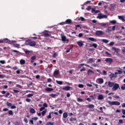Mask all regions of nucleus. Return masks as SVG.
Masks as SVG:
<instances>
[{"label":"nucleus","mask_w":125,"mask_h":125,"mask_svg":"<svg viewBox=\"0 0 125 125\" xmlns=\"http://www.w3.org/2000/svg\"><path fill=\"white\" fill-rule=\"evenodd\" d=\"M25 44L29 46H36V42L31 39H28L25 41Z\"/></svg>","instance_id":"obj_1"},{"label":"nucleus","mask_w":125,"mask_h":125,"mask_svg":"<svg viewBox=\"0 0 125 125\" xmlns=\"http://www.w3.org/2000/svg\"><path fill=\"white\" fill-rule=\"evenodd\" d=\"M108 103L110 106H113V105H116V106H120L121 103L118 101L110 102L108 101Z\"/></svg>","instance_id":"obj_2"},{"label":"nucleus","mask_w":125,"mask_h":125,"mask_svg":"<svg viewBox=\"0 0 125 125\" xmlns=\"http://www.w3.org/2000/svg\"><path fill=\"white\" fill-rule=\"evenodd\" d=\"M98 19H104L108 18V16L106 15H103L102 13L98 14V16L97 17Z\"/></svg>","instance_id":"obj_3"},{"label":"nucleus","mask_w":125,"mask_h":125,"mask_svg":"<svg viewBox=\"0 0 125 125\" xmlns=\"http://www.w3.org/2000/svg\"><path fill=\"white\" fill-rule=\"evenodd\" d=\"M96 36H97V37H101V36H103L104 35V32L101 30H98L96 31L95 32Z\"/></svg>","instance_id":"obj_4"},{"label":"nucleus","mask_w":125,"mask_h":125,"mask_svg":"<svg viewBox=\"0 0 125 125\" xmlns=\"http://www.w3.org/2000/svg\"><path fill=\"white\" fill-rule=\"evenodd\" d=\"M51 32L47 31V30H46L44 32H43L42 34L44 36V37H50V36H51Z\"/></svg>","instance_id":"obj_5"},{"label":"nucleus","mask_w":125,"mask_h":125,"mask_svg":"<svg viewBox=\"0 0 125 125\" xmlns=\"http://www.w3.org/2000/svg\"><path fill=\"white\" fill-rule=\"evenodd\" d=\"M120 87V85L118 83H115L112 88V91H116Z\"/></svg>","instance_id":"obj_6"},{"label":"nucleus","mask_w":125,"mask_h":125,"mask_svg":"<svg viewBox=\"0 0 125 125\" xmlns=\"http://www.w3.org/2000/svg\"><path fill=\"white\" fill-rule=\"evenodd\" d=\"M61 36L62 42H69V39H67L66 36L64 35V34H61Z\"/></svg>","instance_id":"obj_7"},{"label":"nucleus","mask_w":125,"mask_h":125,"mask_svg":"<svg viewBox=\"0 0 125 125\" xmlns=\"http://www.w3.org/2000/svg\"><path fill=\"white\" fill-rule=\"evenodd\" d=\"M105 61L106 63H108V64H112V63H113V59L107 58L105 59Z\"/></svg>","instance_id":"obj_8"},{"label":"nucleus","mask_w":125,"mask_h":125,"mask_svg":"<svg viewBox=\"0 0 125 125\" xmlns=\"http://www.w3.org/2000/svg\"><path fill=\"white\" fill-rule=\"evenodd\" d=\"M118 72H115V74L111 73L109 75V77L110 79H112V78H117L118 77Z\"/></svg>","instance_id":"obj_9"},{"label":"nucleus","mask_w":125,"mask_h":125,"mask_svg":"<svg viewBox=\"0 0 125 125\" xmlns=\"http://www.w3.org/2000/svg\"><path fill=\"white\" fill-rule=\"evenodd\" d=\"M83 42H83L82 41L77 42V43L80 47H82V46H83V45H84Z\"/></svg>","instance_id":"obj_10"},{"label":"nucleus","mask_w":125,"mask_h":125,"mask_svg":"<svg viewBox=\"0 0 125 125\" xmlns=\"http://www.w3.org/2000/svg\"><path fill=\"white\" fill-rule=\"evenodd\" d=\"M96 83L100 84L103 83H104V80H103V79L101 78H99L96 80Z\"/></svg>","instance_id":"obj_11"},{"label":"nucleus","mask_w":125,"mask_h":125,"mask_svg":"<svg viewBox=\"0 0 125 125\" xmlns=\"http://www.w3.org/2000/svg\"><path fill=\"white\" fill-rule=\"evenodd\" d=\"M94 62H95V60H94V59H93V58H90L87 61V64L94 63Z\"/></svg>","instance_id":"obj_12"},{"label":"nucleus","mask_w":125,"mask_h":125,"mask_svg":"<svg viewBox=\"0 0 125 125\" xmlns=\"http://www.w3.org/2000/svg\"><path fill=\"white\" fill-rule=\"evenodd\" d=\"M72 88V87L70 86H64L62 88L63 90H66V91H68V90H70Z\"/></svg>","instance_id":"obj_13"},{"label":"nucleus","mask_w":125,"mask_h":125,"mask_svg":"<svg viewBox=\"0 0 125 125\" xmlns=\"http://www.w3.org/2000/svg\"><path fill=\"white\" fill-rule=\"evenodd\" d=\"M115 84L114 82H111V81H109L108 82V85L109 87H113Z\"/></svg>","instance_id":"obj_14"},{"label":"nucleus","mask_w":125,"mask_h":125,"mask_svg":"<svg viewBox=\"0 0 125 125\" xmlns=\"http://www.w3.org/2000/svg\"><path fill=\"white\" fill-rule=\"evenodd\" d=\"M115 6H116L115 4H111L110 8V11H114L115 10Z\"/></svg>","instance_id":"obj_15"},{"label":"nucleus","mask_w":125,"mask_h":125,"mask_svg":"<svg viewBox=\"0 0 125 125\" xmlns=\"http://www.w3.org/2000/svg\"><path fill=\"white\" fill-rule=\"evenodd\" d=\"M111 50H114L115 52H116V53H118L119 51H120L121 50L118 48H116L115 47H112Z\"/></svg>","instance_id":"obj_16"},{"label":"nucleus","mask_w":125,"mask_h":125,"mask_svg":"<svg viewBox=\"0 0 125 125\" xmlns=\"http://www.w3.org/2000/svg\"><path fill=\"white\" fill-rule=\"evenodd\" d=\"M85 107H87V108H89V109H93L94 108V104H88L86 105Z\"/></svg>","instance_id":"obj_17"},{"label":"nucleus","mask_w":125,"mask_h":125,"mask_svg":"<svg viewBox=\"0 0 125 125\" xmlns=\"http://www.w3.org/2000/svg\"><path fill=\"white\" fill-rule=\"evenodd\" d=\"M49 96L52 97V98H55V97L58 96V94H50Z\"/></svg>","instance_id":"obj_18"},{"label":"nucleus","mask_w":125,"mask_h":125,"mask_svg":"<svg viewBox=\"0 0 125 125\" xmlns=\"http://www.w3.org/2000/svg\"><path fill=\"white\" fill-rule=\"evenodd\" d=\"M45 90L46 91H48V92L53 91V88H49V87H47V88H45Z\"/></svg>","instance_id":"obj_19"},{"label":"nucleus","mask_w":125,"mask_h":125,"mask_svg":"<svg viewBox=\"0 0 125 125\" xmlns=\"http://www.w3.org/2000/svg\"><path fill=\"white\" fill-rule=\"evenodd\" d=\"M3 42H5L6 43H10V40L7 39H5L3 40Z\"/></svg>","instance_id":"obj_20"},{"label":"nucleus","mask_w":125,"mask_h":125,"mask_svg":"<svg viewBox=\"0 0 125 125\" xmlns=\"http://www.w3.org/2000/svg\"><path fill=\"white\" fill-rule=\"evenodd\" d=\"M104 99V97L103 96V95H99L98 97V100H102Z\"/></svg>","instance_id":"obj_21"},{"label":"nucleus","mask_w":125,"mask_h":125,"mask_svg":"<svg viewBox=\"0 0 125 125\" xmlns=\"http://www.w3.org/2000/svg\"><path fill=\"white\" fill-rule=\"evenodd\" d=\"M66 24H71L72 23V20L71 19H67L65 21Z\"/></svg>","instance_id":"obj_22"},{"label":"nucleus","mask_w":125,"mask_h":125,"mask_svg":"<svg viewBox=\"0 0 125 125\" xmlns=\"http://www.w3.org/2000/svg\"><path fill=\"white\" fill-rule=\"evenodd\" d=\"M58 75H59V70H55L54 72V76H58Z\"/></svg>","instance_id":"obj_23"},{"label":"nucleus","mask_w":125,"mask_h":125,"mask_svg":"<svg viewBox=\"0 0 125 125\" xmlns=\"http://www.w3.org/2000/svg\"><path fill=\"white\" fill-rule=\"evenodd\" d=\"M88 40H89V41H91V42H96V41H97L96 39H95L92 37L89 38Z\"/></svg>","instance_id":"obj_24"},{"label":"nucleus","mask_w":125,"mask_h":125,"mask_svg":"<svg viewBox=\"0 0 125 125\" xmlns=\"http://www.w3.org/2000/svg\"><path fill=\"white\" fill-rule=\"evenodd\" d=\"M20 63L21 65H23V64H25V63H26V62L25 61V60H24L23 59H21V60H20Z\"/></svg>","instance_id":"obj_25"},{"label":"nucleus","mask_w":125,"mask_h":125,"mask_svg":"<svg viewBox=\"0 0 125 125\" xmlns=\"http://www.w3.org/2000/svg\"><path fill=\"white\" fill-rule=\"evenodd\" d=\"M30 113L31 114H35V113H36V110L34 108H31L30 109Z\"/></svg>","instance_id":"obj_26"},{"label":"nucleus","mask_w":125,"mask_h":125,"mask_svg":"<svg viewBox=\"0 0 125 125\" xmlns=\"http://www.w3.org/2000/svg\"><path fill=\"white\" fill-rule=\"evenodd\" d=\"M119 19H121L122 21H125V18L123 16H118Z\"/></svg>","instance_id":"obj_27"},{"label":"nucleus","mask_w":125,"mask_h":125,"mask_svg":"<svg viewBox=\"0 0 125 125\" xmlns=\"http://www.w3.org/2000/svg\"><path fill=\"white\" fill-rule=\"evenodd\" d=\"M8 114L10 115L11 116H13V115H14V112H13L12 110H9Z\"/></svg>","instance_id":"obj_28"},{"label":"nucleus","mask_w":125,"mask_h":125,"mask_svg":"<svg viewBox=\"0 0 125 125\" xmlns=\"http://www.w3.org/2000/svg\"><path fill=\"white\" fill-rule=\"evenodd\" d=\"M94 73L92 70L89 69L87 71V75H89L90 74H93Z\"/></svg>","instance_id":"obj_29"},{"label":"nucleus","mask_w":125,"mask_h":125,"mask_svg":"<svg viewBox=\"0 0 125 125\" xmlns=\"http://www.w3.org/2000/svg\"><path fill=\"white\" fill-rule=\"evenodd\" d=\"M68 117V113L67 112H65L63 114V118H64V119H66V118Z\"/></svg>","instance_id":"obj_30"},{"label":"nucleus","mask_w":125,"mask_h":125,"mask_svg":"<svg viewBox=\"0 0 125 125\" xmlns=\"http://www.w3.org/2000/svg\"><path fill=\"white\" fill-rule=\"evenodd\" d=\"M102 42L104 43H108V42H109V41L107 39H103Z\"/></svg>","instance_id":"obj_31"},{"label":"nucleus","mask_w":125,"mask_h":125,"mask_svg":"<svg viewBox=\"0 0 125 125\" xmlns=\"http://www.w3.org/2000/svg\"><path fill=\"white\" fill-rule=\"evenodd\" d=\"M56 82L57 83H58V84H63V82H62V81H59L58 80H56Z\"/></svg>","instance_id":"obj_32"},{"label":"nucleus","mask_w":125,"mask_h":125,"mask_svg":"<svg viewBox=\"0 0 125 125\" xmlns=\"http://www.w3.org/2000/svg\"><path fill=\"white\" fill-rule=\"evenodd\" d=\"M70 122H74L75 121H77V118L71 117L70 118Z\"/></svg>","instance_id":"obj_33"},{"label":"nucleus","mask_w":125,"mask_h":125,"mask_svg":"<svg viewBox=\"0 0 125 125\" xmlns=\"http://www.w3.org/2000/svg\"><path fill=\"white\" fill-rule=\"evenodd\" d=\"M109 22L111 24H113V25L117 23V21L115 20L110 21Z\"/></svg>","instance_id":"obj_34"},{"label":"nucleus","mask_w":125,"mask_h":125,"mask_svg":"<svg viewBox=\"0 0 125 125\" xmlns=\"http://www.w3.org/2000/svg\"><path fill=\"white\" fill-rule=\"evenodd\" d=\"M46 125H54V122H49L46 123Z\"/></svg>","instance_id":"obj_35"},{"label":"nucleus","mask_w":125,"mask_h":125,"mask_svg":"<svg viewBox=\"0 0 125 125\" xmlns=\"http://www.w3.org/2000/svg\"><path fill=\"white\" fill-rule=\"evenodd\" d=\"M77 101H78V102H83V99L78 98H77Z\"/></svg>","instance_id":"obj_36"},{"label":"nucleus","mask_w":125,"mask_h":125,"mask_svg":"<svg viewBox=\"0 0 125 125\" xmlns=\"http://www.w3.org/2000/svg\"><path fill=\"white\" fill-rule=\"evenodd\" d=\"M37 58V57L36 55H33L31 57V60H35V59Z\"/></svg>","instance_id":"obj_37"},{"label":"nucleus","mask_w":125,"mask_h":125,"mask_svg":"<svg viewBox=\"0 0 125 125\" xmlns=\"http://www.w3.org/2000/svg\"><path fill=\"white\" fill-rule=\"evenodd\" d=\"M6 105L7 106H8V107H11V106H12V104L10 103H9L8 102H7L6 103Z\"/></svg>","instance_id":"obj_38"},{"label":"nucleus","mask_w":125,"mask_h":125,"mask_svg":"<svg viewBox=\"0 0 125 125\" xmlns=\"http://www.w3.org/2000/svg\"><path fill=\"white\" fill-rule=\"evenodd\" d=\"M14 125H21V123L19 121H17V122H15Z\"/></svg>","instance_id":"obj_39"},{"label":"nucleus","mask_w":125,"mask_h":125,"mask_svg":"<svg viewBox=\"0 0 125 125\" xmlns=\"http://www.w3.org/2000/svg\"><path fill=\"white\" fill-rule=\"evenodd\" d=\"M92 46H93V47H94V48H96V47H97L98 45H97V44L94 43L92 44Z\"/></svg>","instance_id":"obj_40"},{"label":"nucleus","mask_w":125,"mask_h":125,"mask_svg":"<svg viewBox=\"0 0 125 125\" xmlns=\"http://www.w3.org/2000/svg\"><path fill=\"white\" fill-rule=\"evenodd\" d=\"M78 87H80V88H83V84H79L78 85Z\"/></svg>","instance_id":"obj_41"},{"label":"nucleus","mask_w":125,"mask_h":125,"mask_svg":"<svg viewBox=\"0 0 125 125\" xmlns=\"http://www.w3.org/2000/svg\"><path fill=\"white\" fill-rule=\"evenodd\" d=\"M117 73L119 74V75H122V74H123V71L122 70H117Z\"/></svg>","instance_id":"obj_42"},{"label":"nucleus","mask_w":125,"mask_h":125,"mask_svg":"<svg viewBox=\"0 0 125 125\" xmlns=\"http://www.w3.org/2000/svg\"><path fill=\"white\" fill-rule=\"evenodd\" d=\"M84 65V63H82V64H79L78 68L79 69H81L82 68V67H83V66Z\"/></svg>","instance_id":"obj_43"},{"label":"nucleus","mask_w":125,"mask_h":125,"mask_svg":"<svg viewBox=\"0 0 125 125\" xmlns=\"http://www.w3.org/2000/svg\"><path fill=\"white\" fill-rule=\"evenodd\" d=\"M100 110H101V111H98V112H99V113H104L103 112V108L102 107H100Z\"/></svg>","instance_id":"obj_44"},{"label":"nucleus","mask_w":125,"mask_h":125,"mask_svg":"<svg viewBox=\"0 0 125 125\" xmlns=\"http://www.w3.org/2000/svg\"><path fill=\"white\" fill-rule=\"evenodd\" d=\"M112 97L115 98V99H120V96H112Z\"/></svg>","instance_id":"obj_45"},{"label":"nucleus","mask_w":125,"mask_h":125,"mask_svg":"<svg viewBox=\"0 0 125 125\" xmlns=\"http://www.w3.org/2000/svg\"><path fill=\"white\" fill-rule=\"evenodd\" d=\"M56 56H58V55L57 54V53H54L53 54V56L52 57H54V58H55V57H56Z\"/></svg>","instance_id":"obj_46"},{"label":"nucleus","mask_w":125,"mask_h":125,"mask_svg":"<svg viewBox=\"0 0 125 125\" xmlns=\"http://www.w3.org/2000/svg\"><path fill=\"white\" fill-rule=\"evenodd\" d=\"M47 118L48 119H51V112L49 113V115L47 116Z\"/></svg>","instance_id":"obj_47"},{"label":"nucleus","mask_w":125,"mask_h":125,"mask_svg":"<svg viewBox=\"0 0 125 125\" xmlns=\"http://www.w3.org/2000/svg\"><path fill=\"white\" fill-rule=\"evenodd\" d=\"M32 96H34V94H28L27 95V97L28 98L32 97Z\"/></svg>","instance_id":"obj_48"},{"label":"nucleus","mask_w":125,"mask_h":125,"mask_svg":"<svg viewBox=\"0 0 125 125\" xmlns=\"http://www.w3.org/2000/svg\"><path fill=\"white\" fill-rule=\"evenodd\" d=\"M0 63H1V64H5V61L0 60Z\"/></svg>","instance_id":"obj_49"},{"label":"nucleus","mask_w":125,"mask_h":125,"mask_svg":"<svg viewBox=\"0 0 125 125\" xmlns=\"http://www.w3.org/2000/svg\"><path fill=\"white\" fill-rule=\"evenodd\" d=\"M9 95H10V93L8 92V93H7L6 94V95H5V97H6V98H7V97H8V96H9Z\"/></svg>","instance_id":"obj_50"},{"label":"nucleus","mask_w":125,"mask_h":125,"mask_svg":"<svg viewBox=\"0 0 125 125\" xmlns=\"http://www.w3.org/2000/svg\"><path fill=\"white\" fill-rule=\"evenodd\" d=\"M111 29H109V27L107 29V30L105 31L106 33H110L111 32Z\"/></svg>","instance_id":"obj_51"},{"label":"nucleus","mask_w":125,"mask_h":125,"mask_svg":"<svg viewBox=\"0 0 125 125\" xmlns=\"http://www.w3.org/2000/svg\"><path fill=\"white\" fill-rule=\"evenodd\" d=\"M107 24L105 23H101V26H102V27H104L105 26H106Z\"/></svg>","instance_id":"obj_52"},{"label":"nucleus","mask_w":125,"mask_h":125,"mask_svg":"<svg viewBox=\"0 0 125 125\" xmlns=\"http://www.w3.org/2000/svg\"><path fill=\"white\" fill-rule=\"evenodd\" d=\"M26 102H28V103H30L31 102V99L29 98H26Z\"/></svg>","instance_id":"obj_53"},{"label":"nucleus","mask_w":125,"mask_h":125,"mask_svg":"<svg viewBox=\"0 0 125 125\" xmlns=\"http://www.w3.org/2000/svg\"><path fill=\"white\" fill-rule=\"evenodd\" d=\"M30 51L29 50H26L25 51V53L26 54H27V55H29L30 54Z\"/></svg>","instance_id":"obj_54"},{"label":"nucleus","mask_w":125,"mask_h":125,"mask_svg":"<svg viewBox=\"0 0 125 125\" xmlns=\"http://www.w3.org/2000/svg\"><path fill=\"white\" fill-rule=\"evenodd\" d=\"M85 67H83V68L80 70V72H83L84 71H86Z\"/></svg>","instance_id":"obj_55"},{"label":"nucleus","mask_w":125,"mask_h":125,"mask_svg":"<svg viewBox=\"0 0 125 125\" xmlns=\"http://www.w3.org/2000/svg\"><path fill=\"white\" fill-rule=\"evenodd\" d=\"M46 113V111L45 110H43L42 112V116H44V115H45V113Z\"/></svg>","instance_id":"obj_56"},{"label":"nucleus","mask_w":125,"mask_h":125,"mask_svg":"<svg viewBox=\"0 0 125 125\" xmlns=\"http://www.w3.org/2000/svg\"><path fill=\"white\" fill-rule=\"evenodd\" d=\"M43 106L44 108H47V104L44 103V104H43Z\"/></svg>","instance_id":"obj_57"},{"label":"nucleus","mask_w":125,"mask_h":125,"mask_svg":"<svg viewBox=\"0 0 125 125\" xmlns=\"http://www.w3.org/2000/svg\"><path fill=\"white\" fill-rule=\"evenodd\" d=\"M114 44H115V42H111L109 43V45L112 46V45H114Z\"/></svg>","instance_id":"obj_58"},{"label":"nucleus","mask_w":125,"mask_h":125,"mask_svg":"<svg viewBox=\"0 0 125 125\" xmlns=\"http://www.w3.org/2000/svg\"><path fill=\"white\" fill-rule=\"evenodd\" d=\"M2 111H3V112H6V111H8V108H3V109H2Z\"/></svg>","instance_id":"obj_59"},{"label":"nucleus","mask_w":125,"mask_h":125,"mask_svg":"<svg viewBox=\"0 0 125 125\" xmlns=\"http://www.w3.org/2000/svg\"><path fill=\"white\" fill-rule=\"evenodd\" d=\"M14 93H18L19 92V90H13Z\"/></svg>","instance_id":"obj_60"},{"label":"nucleus","mask_w":125,"mask_h":125,"mask_svg":"<svg viewBox=\"0 0 125 125\" xmlns=\"http://www.w3.org/2000/svg\"><path fill=\"white\" fill-rule=\"evenodd\" d=\"M45 108L44 107H42L40 108V111H43V110H44Z\"/></svg>","instance_id":"obj_61"},{"label":"nucleus","mask_w":125,"mask_h":125,"mask_svg":"<svg viewBox=\"0 0 125 125\" xmlns=\"http://www.w3.org/2000/svg\"><path fill=\"white\" fill-rule=\"evenodd\" d=\"M92 66H93V67H98V64L95 63V64H92Z\"/></svg>","instance_id":"obj_62"},{"label":"nucleus","mask_w":125,"mask_h":125,"mask_svg":"<svg viewBox=\"0 0 125 125\" xmlns=\"http://www.w3.org/2000/svg\"><path fill=\"white\" fill-rule=\"evenodd\" d=\"M12 109H16V106L15 105H12L11 107Z\"/></svg>","instance_id":"obj_63"},{"label":"nucleus","mask_w":125,"mask_h":125,"mask_svg":"<svg viewBox=\"0 0 125 125\" xmlns=\"http://www.w3.org/2000/svg\"><path fill=\"white\" fill-rule=\"evenodd\" d=\"M122 114L125 115V109H122Z\"/></svg>","instance_id":"obj_64"}]
</instances>
